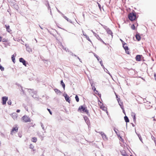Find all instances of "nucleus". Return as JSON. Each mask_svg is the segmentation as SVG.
Wrapping results in <instances>:
<instances>
[{"label":"nucleus","instance_id":"1","mask_svg":"<svg viewBox=\"0 0 156 156\" xmlns=\"http://www.w3.org/2000/svg\"><path fill=\"white\" fill-rule=\"evenodd\" d=\"M128 18L131 21L135 20L136 19V13L135 12L130 13L128 15Z\"/></svg>","mask_w":156,"mask_h":156},{"label":"nucleus","instance_id":"2","mask_svg":"<svg viewBox=\"0 0 156 156\" xmlns=\"http://www.w3.org/2000/svg\"><path fill=\"white\" fill-rule=\"evenodd\" d=\"M21 120L24 122H30L31 121V119L27 115H25L21 118Z\"/></svg>","mask_w":156,"mask_h":156},{"label":"nucleus","instance_id":"3","mask_svg":"<svg viewBox=\"0 0 156 156\" xmlns=\"http://www.w3.org/2000/svg\"><path fill=\"white\" fill-rule=\"evenodd\" d=\"M78 111L80 112H84L87 113L88 112V111L86 108L83 106H80L78 109Z\"/></svg>","mask_w":156,"mask_h":156},{"label":"nucleus","instance_id":"4","mask_svg":"<svg viewBox=\"0 0 156 156\" xmlns=\"http://www.w3.org/2000/svg\"><path fill=\"white\" fill-rule=\"evenodd\" d=\"M19 127L17 125H16L15 126L13 127L11 131L10 134L13 135L14 134L17 133L18 131Z\"/></svg>","mask_w":156,"mask_h":156},{"label":"nucleus","instance_id":"5","mask_svg":"<svg viewBox=\"0 0 156 156\" xmlns=\"http://www.w3.org/2000/svg\"><path fill=\"white\" fill-rule=\"evenodd\" d=\"M123 47L124 48L125 50L126 53H127L128 54H129V51H128L129 48L127 45V44L126 43L123 44Z\"/></svg>","mask_w":156,"mask_h":156},{"label":"nucleus","instance_id":"6","mask_svg":"<svg viewBox=\"0 0 156 156\" xmlns=\"http://www.w3.org/2000/svg\"><path fill=\"white\" fill-rule=\"evenodd\" d=\"M8 98L7 97H3L2 98V104L3 105H5L6 103V102L8 100Z\"/></svg>","mask_w":156,"mask_h":156},{"label":"nucleus","instance_id":"7","mask_svg":"<svg viewBox=\"0 0 156 156\" xmlns=\"http://www.w3.org/2000/svg\"><path fill=\"white\" fill-rule=\"evenodd\" d=\"M100 134L101 135L103 139L104 140H107L108 138L106 135L102 132H99Z\"/></svg>","mask_w":156,"mask_h":156},{"label":"nucleus","instance_id":"8","mask_svg":"<svg viewBox=\"0 0 156 156\" xmlns=\"http://www.w3.org/2000/svg\"><path fill=\"white\" fill-rule=\"evenodd\" d=\"M98 104L100 108L102 109L103 110H106V108L103 105V103L101 101H99Z\"/></svg>","mask_w":156,"mask_h":156},{"label":"nucleus","instance_id":"9","mask_svg":"<svg viewBox=\"0 0 156 156\" xmlns=\"http://www.w3.org/2000/svg\"><path fill=\"white\" fill-rule=\"evenodd\" d=\"M65 99L69 103H70V98L67 94H66L65 96Z\"/></svg>","mask_w":156,"mask_h":156},{"label":"nucleus","instance_id":"10","mask_svg":"<svg viewBox=\"0 0 156 156\" xmlns=\"http://www.w3.org/2000/svg\"><path fill=\"white\" fill-rule=\"evenodd\" d=\"M20 62H22L23 65L26 66V62L23 58H20L19 59Z\"/></svg>","mask_w":156,"mask_h":156},{"label":"nucleus","instance_id":"11","mask_svg":"<svg viewBox=\"0 0 156 156\" xmlns=\"http://www.w3.org/2000/svg\"><path fill=\"white\" fill-rule=\"evenodd\" d=\"M136 60L137 61H140L141 59V56L140 55H137L135 57Z\"/></svg>","mask_w":156,"mask_h":156},{"label":"nucleus","instance_id":"12","mask_svg":"<svg viewBox=\"0 0 156 156\" xmlns=\"http://www.w3.org/2000/svg\"><path fill=\"white\" fill-rule=\"evenodd\" d=\"M12 116L14 119H16L17 117V114L16 113H13L12 114Z\"/></svg>","mask_w":156,"mask_h":156},{"label":"nucleus","instance_id":"13","mask_svg":"<svg viewBox=\"0 0 156 156\" xmlns=\"http://www.w3.org/2000/svg\"><path fill=\"white\" fill-rule=\"evenodd\" d=\"M135 37L136 39L138 41L141 39V37L139 34H136L135 35Z\"/></svg>","mask_w":156,"mask_h":156},{"label":"nucleus","instance_id":"14","mask_svg":"<svg viewBox=\"0 0 156 156\" xmlns=\"http://www.w3.org/2000/svg\"><path fill=\"white\" fill-rule=\"evenodd\" d=\"M5 26L6 28L7 31H8V32H10L11 31V30L10 29L9 26V25H5Z\"/></svg>","mask_w":156,"mask_h":156},{"label":"nucleus","instance_id":"15","mask_svg":"<svg viewBox=\"0 0 156 156\" xmlns=\"http://www.w3.org/2000/svg\"><path fill=\"white\" fill-rule=\"evenodd\" d=\"M54 90L56 93L58 94H60L61 93L60 91L57 89H55Z\"/></svg>","mask_w":156,"mask_h":156},{"label":"nucleus","instance_id":"16","mask_svg":"<svg viewBox=\"0 0 156 156\" xmlns=\"http://www.w3.org/2000/svg\"><path fill=\"white\" fill-rule=\"evenodd\" d=\"M31 141L33 142L36 143L37 141V138L35 137H33L32 138Z\"/></svg>","mask_w":156,"mask_h":156},{"label":"nucleus","instance_id":"17","mask_svg":"<svg viewBox=\"0 0 156 156\" xmlns=\"http://www.w3.org/2000/svg\"><path fill=\"white\" fill-rule=\"evenodd\" d=\"M83 35L85 37L87 40L88 41H89L91 43H92L90 39L89 38V37L88 36H87L86 34H84V33H83Z\"/></svg>","mask_w":156,"mask_h":156},{"label":"nucleus","instance_id":"18","mask_svg":"<svg viewBox=\"0 0 156 156\" xmlns=\"http://www.w3.org/2000/svg\"><path fill=\"white\" fill-rule=\"evenodd\" d=\"M61 84L63 88H64V89L65 90V84H64V83H63L62 80L61 81Z\"/></svg>","mask_w":156,"mask_h":156},{"label":"nucleus","instance_id":"19","mask_svg":"<svg viewBox=\"0 0 156 156\" xmlns=\"http://www.w3.org/2000/svg\"><path fill=\"white\" fill-rule=\"evenodd\" d=\"M124 120L126 122H129V120L128 118L126 116H125L124 117Z\"/></svg>","mask_w":156,"mask_h":156},{"label":"nucleus","instance_id":"20","mask_svg":"<svg viewBox=\"0 0 156 156\" xmlns=\"http://www.w3.org/2000/svg\"><path fill=\"white\" fill-rule=\"evenodd\" d=\"M119 104L120 105L121 108L122 109H123V103L122 102H119Z\"/></svg>","mask_w":156,"mask_h":156},{"label":"nucleus","instance_id":"21","mask_svg":"<svg viewBox=\"0 0 156 156\" xmlns=\"http://www.w3.org/2000/svg\"><path fill=\"white\" fill-rule=\"evenodd\" d=\"M11 58L13 62L14 63L15 61V57L14 55H12Z\"/></svg>","mask_w":156,"mask_h":156},{"label":"nucleus","instance_id":"22","mask_svg":"<svg viewBox=\"0 0 156 156\" xmlns=\"http://www.w3.org/2000/svg\"><path fill=\"white\" fill-rule=\"evenodd\" d=\"M75 99L76 101L77 102H78L79 101V98L77 95H76L75 96Z\"/></svg>","mask_w":156,"mask_h":156},{"label":"nucleus","instance_id":"23","mask_svg":"<svg viewBox=\"0 0 156 156\" xmlns=\"http://www.w3.org/2000/svg\"><path fill=\"white\" fill-rule=\"evenodd\" d=\"M99 62H100V63L101 65V66L103 68H104V65H103V64L102 61L101 60V59H100V61Z\"/></svg>","mask_w":156,"mask_h":156},{"label":"nucleus","instance_id":"24","mask_svg":"<svg viewBox=\"0 0 156 156\" xmlns=\"http://www.w3.org/2000/svg\"><path fill=\"white\" fill-rule=\"evenodd\" d=\"M131 28L133 30H134L135 29L136 27L134 25V24H133L131 26Z\"/></svg>","mask_w":156,"mask_h":156},{"label":"nucleus","instance_id":"25","mask_svg":"<svg viewBox=\"0 0 156 156\" xmlns=\"http://www.w3.org/2000/svg\"><path fill=\"white\" fill-rule=\"evenodd\" d=\"M97 4H98V7H99V8L100 9V10L101 11V5H100V4L98 2H97Z\"/></svg>","mask_w":156,"mask_h":156},{"label":"nucleus","instance_id":"26","mask_svg":"<svg viewBox=\"0 0 156 156\" xmlns=\"http://www.w3.org/2000/svg\"><path fill=\"white\" fill-rule=\"evenodd\" d=\"M0 69L2 71H3L4 70V67H2L1 65L0 64Z\"/></svg>","mask_w":156,"mask_h":156},{"label":"nucleus","instance_id":"27","mask_svg":"<svg viewBox=\"0 0 156 156\" xmlns=\"http://www.w3.org/2000/svg\"><path fill=\"white\" fill-rule=\"evenodd\" d=\"M97 38L98 39V40H100V41L103 42H104L101 39V38L98 36V37H97Z\"/></svg>","mask_w":156,"mask_h":156},{"label":"nucleus","instance_id":"28","mask_svg":"<svg viewBox=\"0 0 156 156\" xmlns=\"http://www.w3.org/2000/svg\"><path fill=\"white\" fill-rule=\"evenodd\" d=\"M131 116L133 117V116H136V115L135 113L133 112H132L131 113Z\"/></svg>","mask_w":156,"mask_h":156},{"label":"nucleus","instance_id":"29","mask_svg":"<svg viewBox=\"0 0 156 156\" xmlns=\"http://www.w3.org/2000/svg\"><path fill=\"white\" fill-rule=\"evenodd\" d=\"M34 146L33 145H32V144H30V148L33 149L34 148Z\"/></svg>","mask_w":156,"mask_h":156},{"label":"nucleus","instance_id":"30","mask_svg":"<svg viewBox=\"0 0 156 156\" xmlns=\"http://www.w3.org/2000/svg\"><path fill=\"white\" fill-rule=\"evenodd\" d=\"M49 111L50 114H51V115H52V112H51V111H50V110L49 109H48V108H47V109Z\"/></svg>","mask_w":156,"mask_h":156},{"label":"nucleus","instance_id":"31","mask_svg":"<svg viewBox=\"0 0 156 156\" xmlns=\"http://www.w3.org/2000/svg\"><path fill=\"white\" fill-rule=\"evenodd\" d=\"M133 121L134 122H135L136 121V116H133Z\"/></svg>","mask_w":156,"mask_h":156},{"label":"nucleus","instance_id":"32","mask_svg":"<svg viewBox=\"0 0 156 156\" xmlns=\"http://www.w3.org/2000/svg\"><path fill=\"white\" fill-rule=\"evenodd\" d=\"M7 103H8V104L9 105H11L12 104V102L10 100L8 101Z\"/></svg>","mask_w":156,"mask_h":156},{"label":"nucleus","instance_id":"33","mask_svg":"<svg viewBox=\"0 0 156 156\" xmlns=\"http://www.w3.org/2000/svg\"><path fill=\"white\" fill-rule=\"evenodd\" d=\"M96 58L97 59V60H98V61H100V59H100L98 57H96Z\"/></svg>","mask_w":156,"mask_h":156},{"label":"nucleus","instance_id":"34","mask_svg":"<svg viewBox=\"0 0 156 156\" xmlns=\"http://www.w3.org/2000/svg\"><path fill=\"white\" fill-rule=\"evenodd\" d=\"M154 77L155 79V80H156V74H154Z\"/></svg>","mask_w":156,"mask_h":156},{"label":"nucleus","instance_id":"35","mask_svg":"<svg viewBox=\"0 0 156 156\" xmlns=\"http://www.w3.org/2000/svg\"><path fill=\"white\" fill-rule=\"evenodd\" d=\"M122 109V110L123 112V113H124L125 114V112L124 108H123V109Z\"/></svg>","mask_w":156,"mask_h":156},{"label":"nucleus","instance_id":"36","mask_svg":"<svg viewBox=\"0 0 156 156\" xmlns=\"http://www.w3.org/2000/svg\"><path fill=\"white\" fill-rule=\"evenodd\" d=\"M20 112V110H19V109H18L16 111V112H17L18 113L19 112Z\"/></svg>","mask_w":156,"mask_h":156},{"label":"nucleus","instance_id":"37","mask_svg":"<svg viewBox=\"0 0 156 156\" xmlns=\"http://www.w3.org/2000/svg\"><path fill=\"white\" fill-rule=\"evenodd\" d=\"M108 32H109V33L110 34H112V31H109Z\"/></svg>","mask_w":156,"mask_h":156},{"label":"nucleus","instance_id":"38","mask_svg":"<svg viewBox=\"0 0 156 156\" xmlns=\"http://www.w3.org/2000/svg\"><path fill=\"white\" fill-rule=\"evenodd\" d=\"M2 37L0 36V41L1 42L2 41Z\"/></svg>","mask_w":156,"mask_h":156},{"label":"nucleus","instance_id":"39","mask_svg":"<svg viewBox=\"0 0 156 156\" xmlns=\"http://www.w3.org/2000/svg\"><path fill=\"white\" fill-rule=\"evenodd\" d=\"M125 156H129L128 155L126 154Z\"/></svg>","mask_w":156,"mask_h":156},{"label":"nucleus","instance_id":"40","mask_svg":"<svg viewBox=\"0 0 156 156\" xmlns=\"http://www.w3.org/2000/svg\"><path fill=\"white\" fill-rule=\"evenodd\" d=\"M95 90H96V89H95V88H94V91H95Z\"/></svg>","mask_w":156,"mask_h":156},{"label":"nucleus","instance_id":"41","mask_svg":"<svg viewBox=\"0 0 156 156\" xmlns=\"http://www.w3.org/2000/svg\"><path fill=\"white\" fill-rule=\"evenodd\" d=\"M115 131V133H117Z\"/></svg>","mask_w":156,"mask_h":156},{"label":"nucleus","instance_id":"42","mask_svg":"<svg viewBox=\"0 0 156 156\" xmlns=\"http://www.w3.org/2000/svg\"><path fill=\"white\" fill-rule=\"evenodd\" d=\"M130 156H132V155H131Z\"/></svg>","mask_w":156,"mask_h":156}]
</instances>
